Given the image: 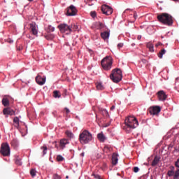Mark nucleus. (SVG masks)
Masks as SVG:
<instances>
[{"instance_id": "dca6fc26", "label": "nucleus", "mask_w": 179, "mask_h": 179, "mask_svg": "<svg viewBox=\"0 0 179 179\" xmlns=\"http://www.w3.org/2000/svg\"><path fill=\"white\" fill-rule=\"evenodd\" d=\"M117 163H118V154H117L116 152H113L112 155V164H113V166H116Z\"/></svg>"}, {"instance_id": "13d9d810", "label": "nucleus", "mask_w": 179, "mask_h": 179, "mask_svg": "<svg viewBox=\"0 0 179 179\" xmlns=\"http://www.w3.org/2000/svg\"><path fill=\"white\" fill-rule=\"evenodd\" d=\"M29 1H33V0H29Z\"/></svg>"}, {"instance_id": "37998d69", "label": "nucleus", "mask_w": 179, "mask_h": 179, "mask_svg": "<svg viewBox=\"0 0 179 179\" xmlns=\"http://www.w3.org/2000/svg\"><path fill=\"white\" fill-rule=\"evenodd\" d=\"M94 177L96 179H102L101 176H99V174H94Z\"/></svg>"}, {"instance_id": "f257e3e1", "label": "nucleus", "mask_w": 179, "mask_h": 179, "mask_svg": "<svg viewBox=\"0 0 179 179\" xmlns=\"http://www.w3.org/2000/svg\"><path fill=\"white\" fill-rule=\"evenodd\" d=\"M157 19L159 22L163 23L164 24H166V26H172L173 23V20L172 15L171 14H168V13H162L157 15Z\"/></svg>"}, {"instance_id": "cd10ccee", "label": "nucleus", "mask_w": 179, "mask_h": 179, "mask_svg": "<svg viewBox=\"0 0 179 179\" xmlns=\"http://www.w3.org/2000/svg\"><path fill=\"white\" fill-rule=\"evenodd\" d=\"M2 104L4 106V107H8V106H9V99L3 98L2 99Z\"/></svg>"}, {"instance_id": "79ce46f5", "label": "nucleus", "mask_w": 179, "mask_h": 179, "mask_svg": "<svg viewBox=\"0 0 179 179\" xmlns=\"http://www.w3.org/2000/svg\"><path fill=\"white\" fill-rule=\"evenodd\" d=\"M175 166L177 167V169H179V158H178L177 161H176Z\"/></svg>"}, {"instance_id": "c85d7f7f", "label": "nucleus", "mask_w": 179, "mask_h": 179, "mask_svg": "<svg viewBox=\"0 0 179 179\" xmlns=\"http://www.w3.org/2000/svg\"><path fill=\"white\" fill-rule=\"evenodd\" d=\"M11 146L14 148H17L19 146V142L16 139H13L11 141Z\"/></svg>"}, {"instance_id": "393cba45", "label": "nucleus", "mask_w": 179, "mask_h": 179, "mask_svg": "<svg viewBox=\"0 0 179 179\" xmlns=\"http://www.w3.org/2000/svg\"><path fill=\"white\" fill-rule=\"evenodd\" d=\"M147 48L150 50V51H151V52H153L155 51V48L152 43H148Z\"/></svg>"}, {"instance_id": "8fccbe9b", "label": "nucleus", "mask_w": 179, "mask_h": 179, "mask_svg": "<svg viewBox=\"0 0 179 179\" xmlns=\"http://www.w3.org/2000/svg\"><path fill=\"white\" fill-rule=\"evenodd\" d=\"M134 19H137L138 15H137V14H136V13H134Z\"/></svg>"}, {"instance_id": "412c9836", "label": "nucleus", "mask_w": 179, "mask_h": 179, "mask_svg": "<svg viewBox=\"0 0 179 179\" xmlns=\"http://www.w3.org/2000/svg\"><path fill=\"white\" fill-rule=\"evenodd\" d=\"M159 162V158L157 156H155L152 162V167H155V166H157L158 163Z\"/></svg>"}, {"instance_id": "bb28decb", "label": "nucleus", "mask_w": 179, "mask_h": 179, "mask_svg": "<svg viewBox=\"0 0 179 179\" xmlns=\"http://www.w3.org/2000/svg\"><path fill=\"white\" fill-rule=\"evenodd\" d=\"M96 89H98V90H103V89H105L103 85H102L101 82L96 83Z\"/></svg>"}, {"instance_id": "f03ea898", "label": "nucleus", "mask_w": 179, "mask_h": 179, "mask_svg": "<svg viewBox=\"0 0 179 179\" xmlns=\"http://www.w3.org/2000/svg\"><path fill=\"white\" fill-rule=\"evenodd\" d=\"M92 134L88 130H83L79 136V140L82 144H87L92 141Z\"/></svg>"}, {"instance_id": "423d86ee", "label": "nucleus", "mask_w": 179, "mask_h": 179, "mask_svg": "<svg viewBox=\"0 0 179 179\" xmlns=\"http://www.w3.org/2000/svg\"><path fill=\"white\" fill-rule=\"evenodd\" d=\"M0 153L4 157L10 156V148L9 147V144L7 143H2Z\"/></svg>"}, {"instance_id": "9b49d317", "label": "nucleus", "mask_w": 179, "mask_h": 179, "mask_svg": "<svg viewBox=\"0 0 179 179\" xmlns=\"http://www.w3.org/2000/svg\"><path fill=\"white\" fill-rule=\"evenodd\" d=\"M29 28L31 31V34H34V36H38V27L36 23H30Z\"/></svg>"}, {"instance_id": "bf43d9fd", "label": "nucleus", "mask_w": 179, "mask_h": 179, "mask_svg": "<svg viewBox=\"0 0 179 179\" xmlns=\"http://www.w3.org/2000/svg\"><path fill=\"white\" fill-rule=\"evenodd\" d=\"M174 1H178V0H173Z\"/></svg>"}, {"instance_id": "5fc2aeb1", "label": "nucleus", "mask_w": 179, "mask_h": 179, "mask_svg": "<svg viewBox=\"0 0 179 179\" xmlns=\"http://www.w3.org/2000/svg\"><path fill=\"white\" fill-rule=\"evenodd\" d=\"M129 10H130V8H126V10H124V13H127V11H129Z\"/></svg>"}, {"instance_id": "a18cd8bd", "label": "nucleus", "mask_w": 179, "mask_h": 179, "mask_svg": "<svg viewBox=\"0 0 179 179\" xmlns=\"http://www.w3.org/2000/svg\"><path fill=\"white\" fill-rule=\"evenodd\" d=\"M124 44L123 43H120L119 44H117V48L120 49V48H122L123 47Z\"/></svg>"}, {"instance_id": "6e6d98bb", "label": "nucleus", "mask_w": 179, "mask_h": 179, "mask_svg": "<svg viewBox=\"0 0 179 179\" xmlns=\"http://www.w3.org/2000/svg\"><path fill=\"white\" fill-rule=\"evenodd\" d=\"M178 80H179V78H176V82H177Z\"/></svg>"}, {"instance_id": "7c9ffc66", "label": "nucleus", "mask_w": 179, "mask_h": 179, "mask_svg": "<svg viewBox=\"0 0 179 179\" xmlns=\"http://www.w3.org/2000/svg\"><path fill=\"white\" fill-rule=\"evenodd\" d=\"M53 96H54V98H61L62 95H61L59 91H54Z\"/></svg>"}, {"instance_id": "603ef678", "label": "nucleus", "mask_w": 179, "mask_h": 179, "mask_svg": "<svg viewBox=\"0 0 179 179\" xmlns=\"http://www.w3.org/2000/svg\"><path fill=\"white\" fill-rule=\"evenodd\" d=\"M114 109H115V106H111L110 110H114Z\"/></svg>"}, {"instance_id": "e433bc0d", "label": "nucleus", "mask_w": 179, "mask_h": 179, "mask_svg": "<svg viewBox=\"0 0 179 179\" xmlns=\"http://www.w3.org/2000/svg\"><path fill=\"white\" fill-rule=\"evenodd\" d=\"M57 162H63L64 158V157L62 155H59L57 157Z\"/></svg>"}, {"instance_id": "b1692460", "label": "nucleus", "mask_w": 179, "mask_h": 179, "mask_svg": "<svg viewBox=\"0 0 179 179\" xmlns=\"http://www.w3.org/2000/svg\"><path fill=\"white\" fill-rule=\"evenodd\" d=\"M15 164H17V166H22V158H20V157L17 156L15 157Z\"/></svg>"}, {"instance_id": "a19ab883", "label": "nucleus", "mask_w": 179, "mask_h": 179, "mask_svg": "<svg viewBox=\"0 0 179 179\" xmlns=\"http://www.w3.org/2000/svg\"><path fill=\"white\" fill-rule=\"evenodd\" d=\"M52 179H61V177L58 174H54Z\"/></svg>"}, {"instance_id": "6ab92c4d", "label": "nucleus", "mask_w": 179, "mask_h": 179, "mask_svg": "<svg viewBox=\"0 0 179 179\" xmlns=\"http://www.w3.org/2000/svg\"><path fill=\"white\" fill-rule=\"evenodd\" d=\"M96 29H98L99 30H106V26H105L103 23L99 22L98 23H96Z\"/></svg>"}, {"instance_id": "6e6552de", "label": "nucleus", "mask_w": 179, "mask_h": 179, "mask_svg": "<svg viewBox=\"0 0 179 179\" xmlns=\"http://www.w3.org/2000/svg\"><path fill=\"white\" fill-rule=\"evenodd\" d=\"M101 10L102 13H103V15H107V16H110V15H112L113 11V7L108 6L107 4H102Z\"/></svg>"}, {"instance_id": "f8f14e48", "label": "nucleus", "mask_w": 179, "mask_h": 179, "mask_svg": "<svg viewBox=\"0 0 179 179\" xmlns=\"http://www.w3.org/2000/svg\"><path fill=\"white\" fill-rule=\"evenodd\" d=\"M157 95L159 101H166L167 98V95L165 94L164 91H159Z\"/></svg>"}, {"instance_id": "aec40b11", "label": "nucleus", "mask_w": 179, "mask_h": 179, "mask_svg": "<svg viewBox=\"0 0 179 179\" xmlns=\"http://www.w3.org/2000/svg\"><path fill=\"white\" fill-rule=\"evenodd\" d=\"M167 174H168L169 177H173V179H175L174 178V176H175V166H171V170H169L167 172Z\"/></svg>"}, {"instance_id": "1a4fd4ad", "label": "nucleus", "mask_w": 179, "mask_h": 179, "mask_svg": "<svg viewBox=\"0 0 179 179\" xmlns=\"http://www.w3.org/2000/svg\"><path fill=\"white\" fill-rule=\"evenodd\" d=\"M57 28L59 29V30H60L61 33H66V31H69V33H71V26H69L65 23H63L62 24H59V26H57Z\"/></svg>"}, {"instance_id": "2f4dec72", "label": "nucleus", "mask_w": 179, "mask_h": 179, "mask_svg": "<svg viewBox=\"0 0 179 179\" xmlns=\"http://www.w3.org/2000/svg\"><path fill=\"white\" fill-rule=\"evenodd\" d=\"M99 111L103 116H108V112L106 110V109H99Z\"/></svg>"}, {"instance_id": "f704fd0d", "label": "nucleus", "mask_w": 179, "mask_h": 179, "mask_svg": "<svg viewBox=\"0 0 179 179\" xmlns=\"http://www.w3.org/2000/svg\"><path fill=\"white\" fill-rule=\"evenodd\" d=\"M70 28H71L70 33H71L73 30L76 31L78 29V26H76V24H71L70 26Z\"/></svg>"}, {"instance_id": "a211bd4d", "label": "nucleus", "mask_w": 179, "mask_h": 179, "mask_svg": "<svg viewBox=\"0 0 179 179\" xmlns=\"http://www.w3.org/2000/svg\"><path fill=\"white\" fill-rule=\"evenodd\" d=\"M70 141L68 138H62L60 140V147L62 148H64L66 145V144H69Z\"/></svg>"}, {"instance_id": "473e14b6", "label": "nucleus", "mask_w": 179, "mask_h": 179, "mask_svg": "<svg viewBox=\"0 0 179 179\" xmlns=\"http://www.w3.org/2000/svg\"><path fill=\"white\" fill-rule=\"evenodd\" d=\"M14 126L16 128H19V117H15L13 120Z\"/></svg>"}, {"instance_id": "ddd939ff", "label": "nucleus", "mask_w": 179, "mask_h": 179, "mask_svg": "<svg viewBox=\"0 0 179 179\" xmlns=\"http://www.w3.org/2000/svg\"><path fill=\"white\" fill-rule=\"evenodd\" d=\"M110 36V30H107L101 33V37L104 41L108 40Z\"/></svg>"}, {"instance_id": "4be33fe9", "label": "nucleus", "mask_w": 179, "mask_h": 179, "mask_svg": "<svg viewBox=\"0 0 179 179\" xmlns=\"http://www.w3.org/2000/svg\"><path fill=\"white\" fill-rule=\"evenodd\" d=\"M45 31H47V33H52L55 31V27H52V26L49 25L47 27H45Z\"/></svg>"}, {"instance_id": "c03bdc74", "label": "nucleus", "mask_w": 179, "mask_h": 179, "mask_svg": "<svg viewBox=\"0 0 179 179\" xmlns=\"http://www.w3.org/2000/svg\"><path fill=\"white\" fill-rule=\"evenodd\" d=\"M134 173H138V171H139L138 166H134Z\"/></svg>"}, {"instance_id": "9d476101", "label": "nucleus", "mask_w": 179, "mask_h": 179, "mask_svg": "<svg viewBox=\"0 0 179 179\" xmlns=\"http://www.w3.org/2000/svg\"><path fill=\"white\" fill-rule=\"evenodd\" d=\"M150 115H158L161 112L160 106H151L148 108Z\"/></svg>"}, {"instance_id": "4468645a", "label": "nucleus", "mask_w": 179, "mask_h": 179, "mask_svg": "<svg viewBox=\"0 0 179 179\" xmlns=\"http://www.w3.org/2000/svg\"><path fill=\"white\" fill-rule=\"evenodd\" d=\"M3 113L5 115H14L15 110L10 108H6L3 109Z\"/></svg>"}, {"instance_id": "ea45409f", "label": "nucleus", "mask_w": 179, "mask_h": 179, "mask_svg": "<svg viewBox=\"0 0 179 179\" xmlns=\"http://www.w3.org/2000/svg\"><path fill=\"white\" fill-rule=\"evenodd\" d=\"M90 15H91L92 17H96V11H91Z\"/></svg>"}, {"instance_id": "7ed1b4c3", "label": "nucleus", "mask_w": 179, "mask_h": 179, "mask_svg": "<svg viewBox=\"0 0 179 179\" xmlns=\"http://www.w3.org/2000/svg\"><path fill=\"white\" fill-rule=\"evenodd\" d=\"M125 124H126V130L127 131H130L131 129H135L138 126V122L136 119V117H134V116H129L125 120Z\"/></svg>"}, {"instance_id": "f3484780", "label": "nucleus", "mask_w": 179, "mask_h": 179, "mask_svg": "<svg viewBox=\"0 0 179 179\" xmlns=\"http://www.w3.org/2000/svg\"><path fill=\"white\" fill-rule=\"evenodd\" d=\"M97 137H98V140H99V141H101V143H104V141L107 140V137H106L103 131H101V133H99Z\"/></svg>"}, {"instance_id": "a878e982", "label": "nucleus", "mask_w": 179, "mask_h": 179, "mask_svg": "<svg viewBox=\"0 0 179 179\" xmlns=\"http://www.w3.org/2000/svg\"><path fill=\"white\" fill-rule=\"evenodd\" d=\"M113 150V147H111V145H105L103 147V151L105 152H110V151H112Z\"/></svg>"}, {"instance_id": "5701e85b", "label": "nucleus", "mask_w": 179, "mask_h": 179, "mask_svg": "<svg viewBox=\"0 0 179 179\" xmlns=\"http://www.w3.org/2000/svg\"><path fill=\"white\" fill-rule=\"evenodd\" d=\"M66 135L67 136V137H69V138H73L74 137V134L72 131H71L70 130H66L65 131Z\"/></svg>"}, {"instance_id": "72a5a7b5", "label": "nucleus", "mask_w": 179, "mask_h": 179, "mask_svg": "<svg viewBox=\"0 0 179 179\" xmlns=\"http://www.w3.org/2000/svg\"><path fill=\"white\" fill-rule=\"evenodd\" d=\"M45 38H46V40H53V38H55V34H50L48 33V34H46V36H45Z\"/></svg>"}, {"instance_id": "0eeeda50", "label": "nucleus", "mask_w": 179, "mask_h": 179, "mask_svg": "<svg viewBox=\"0 0 179 179\" xmlns=\"http://www.w3.org/2000/svg\"><path fill=\"white\" fill-rule=\"evenodd\" d=\"M66 16H76L78 15V8L73 5L71 4L66 8Z\"/></svg>"}, {"instance_id": "de8ad7c7", "label": "nucleus", "mask_w": 179, "mask_h": 179, "mask_svg": "<svg viewBox=\"0 0 179 179\" xmlns=\"http://www.w3.org/2000/svg\"><path fill=\"white\" fill-rule=\"evenodd\" d=\"M141 62H143V64H148V60L147 59H141Z\"/></svg>"}, {"instance_id": "052dcab7", "label": "nucleus", "mask_w": 179, "mask_h": 179, "mask_svg": "<svg viewBox=\"0 0 179 179\" xmlns=\"http://www.w3.org/2000/svg\"><path fill=\"white\" fill-rule=\"evenodd\" d=\"M89 1H92V0H88Z\"/></svg>"}, {"instance_id": "c756f323", "label": "nucleus", "mask_w": 179, "mask_h": 179, "mask_svg": "<svg viewBox=\"0 0 179 179\" xmlns=\"http://www.w3.org/2000/svg\"><path fill=\"white\" fill-rule=\"evenodd\" d=\"M166 51L165 48H162V50H161V51H159V52L158 53L159 58H163V55L166 54Z\"/></svg>"}, {"instance_id": "09e8293b", "label": "nucleus", "mask_w": 179, "mask_h": 179, "mask_svg": "<svg viewBox=\"0 0 179 179\" xmlns=\"http://www.w3.org/2000/svg\"><path fill=\"white\" fill-rule=\"evenodd\" d=\"M8 43H10V44H12V43H13V40L9 38L7 40Z\"/></svg>"}, {"instance_id": "c9c22d12", "label": "nucleus", "mask_w": 179, "mask_h": 179, "mask_svg": "<svg viewBox=\"0 0 179 179\" xmlns=\"http://www.w3.org/2000/svg\"><path fill=\"white\" fill-rule=\"evenodd\" d=\"M174 179H179V169L175 171Z\"/></svg>"}, {"instance_id": "2eb2a0df", "label": "nucleus", "mask_w": 179, "mask_h": 179, "mask_svg": "<svg viewBox=\"0 0 179 179\" xmlns=\"http://www.w3.org/2000/svg\"><path fill=\"white\" fill-rule=\"evenodd\" d=\"M46 78H43L40 75H37L36 77V81L38 85H44L45 83Z\"/></svg>"}, {"instance_id": "864d4df0", "label": "nucleus", "mask_w": 179, "mask_h": 179, "mask_svg": "<svg viewBox=\"0 0 179 179\" xmlns=\"http://www.w3.org/2000/svg\"><path fill=\"white\" fill-rule=\"evenodd\" d=\"M159 45H162V43H157V44H156V47H159Z\"/></svg>"}, {"instance_id": "49530a36", "label": "nucleus", "mask_w": 179, "mask_h": 179, "mask_svg": "<svg viewBox=\"0 0 179 179\" xmlns=\"http://www.w3.org/2000/svg\"><path fill=\"white\" fill-rule=\"evenodd\" d=\"M64 110L66 115H69V113H70V110L68 108H64Z\"/></svg>"}, {"instance_id": "3c124183", "label": "nucleus", "mask_w": 179, "mask_h": 179, "mask_svg": "<svg viewBox=\"0 0 179 179\" xmlns=\"http://www.w3.org/2000/svg\"><path fill=\"white\" fill-rule=\"evenodd\" d=\"M141 38H142V36H138L137 40H141Z\"/></svg>"}, {"instance_id": "4c0bfd02", "label": "nucleus", "mask_w": 179, "mask_h": 179, "mask_svg": "<svg viewBox=\"0 0 179 179\" xmlns=\"http://www.w3.org/2000/svg\"><path fill=\"white\" fill-rule=\"evenodd\" d=\"M30 174H31V177H36V170H34V169L31 170Z\"/></svg>"}, {"instance_id": "58836bf2", "label": "nucleus", "mask_w": 179, "mask_h": 179, "mask_svg": "<svg viewBox=\"0 0 179 179\" xmlns=\"http://www.w3.org/2000/svg\"><path fill=\"white\" fill-rule=\"evenodd\" d=\"M41 148L43 150V155L46 154L48 150L47 145H43V147H41Z\"/></svg>"}, {"instance_id": "680f3d73", "label": "nucleus", "mask_w": 179, "mask_h": 179, "mask_svg": "<svg viewBox=\"0 0 179 179\" xmlns=\"http://www.w3.org/2000/svg\"><path fill=\"white\" fill-rule=\"evenodd\" d=\"M66 178L68 179V178H69V177H68V176H66Z\"/></svg>"}, {"instance_id": "20e7f679", "label": "nucleus", "mask_w": 179, "mask_h": 179, "mask_svg": "<svg viewBox=\"0 0 179 179\" xmlns=\"http://www.w3.org/2000/svg\"><path fill=\"white\" fill-rule=\"evenodd\" d=\"M110 79H112V80L113 82H115L116 83L122 80V72L121 69H120L119 68H115V69H113L112 73L110 75Z\"/></svg>"}, {"instance_id": "4d7b16f0", "label": "nucleus", "mask_w": 179, "mask_h": 179, "mask_svg": "<svg viewBox=\"0 0 179 179\" xmlns=\"http://www.w3.org/2000/svg\"><path fill=\"white\" fill-rule=\"evenodd\" d=\"M26 129H27V126H25Z\"/></svg>"}, {"instance_id": "39448f33", "label": "nucleus", "mask_w": 179, "mask_h": 179, "mask_svg": "<svg viewBox=\"0 0 179 179\" xmlns=\"http://www.w3.org/2000/svg\"><path fill=\"white\" fill-rule=\"evenodd\" d=\"M101 66L106 71H109L113 66V58L110 56H107L103 58L101 62Z\"/></svg>"}]
</instances>
